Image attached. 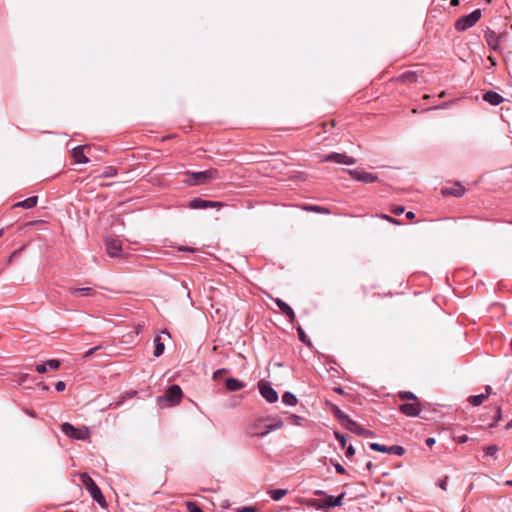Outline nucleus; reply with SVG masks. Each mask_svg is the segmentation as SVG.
Returning <instances> with one entry per match:
<instances>
[{"label": "nucleus", "instance_id": "f257e3e1", "mask_svg": "<svg viewBox=\"0 0 512 512\" xmlns=\"http://www.w3.org/2000/svg\"><path fill=\"white\" fill-rule=\"evenodd\" d=\"M183 397L182 389L179 385L173 384L169 386L166 392L157 397V404L161 407L175 406L178 405Z\"/></svg>", "mask_w": 512, "mask_h": 512}, {"label": "nucleus", "instance_id": "f03ea898", "mask_svg": "<svg viewBox=\"0 0 512 512\" xmlns=\"http://www.w3.org/2000/svg\"><path fill=\"white\" fill-rule=\"evenodd\" d=\"M186 176L189 178L184 180V182L187 185L190 186H198L202 184H206L212 179H215L217 176V170L216 169H209L206 171H198V172H186Z\"/></svg>", "mask_w": 512, "mask_h": 512}, {"label": "nucleus", "instance_id": "7ed1b4c3", "mask_svg": "<svg viewBox=\"0 0 512 512\" xmlns=\"http://www.w3.org/2000/svg\"><path fill=\"white\" fill-rule=\"evenodd\" d=\"M346 495V492H341L338 496L327 495L323 501H319L316 499L310 500L309 505L316 510L321 511H329L331 508L339 507L343 503V499Z\"/></svg>", "mask_w": 512, "mask_h": 512}, {"label": "nucleus", "instance_id": "20e7f679", "mask_svg": "<svg viewBox=\"0 0 512 512\" xmlns=\"http://www.w3.org/2000/svg\"><path fill=\"white\" fill-rule=\"evenodd\" d=\"M81 481L87 491L90 493L92 499L99 505L104 506L106 504L105 498L94 480L88 474L84 473L81 475Z\"/></svg>", "mask_w": 512, "mask_h": 512}, {"label": "nucleus", "instance_id": "39448f33", "mask_svg": "<svg viewBox=\"0 0 512 512\" xmlns=\"http://www.w3.org/2000/svg\"><path fill=\"white\" fill-rule=\"evenodd\" d=\"M481 18V10L476 9L468 15L460 17L455 23V29L457 31H465L476 24Z\"/></svg>", "mask_w": 512, "mask_h": 512}, {"label": "nucleus", "instance_id": "423d86ee", "mask_svg": "<svg viewBox=\"0 0 512 512\" xmlns=\"http://www.w3.org/2000/svg\"><path fill=\"white\" fill-rule=\"evenodd\" d=\"M258 388L261 396L268 403H275L278 401V393L269 382L264 380L259 381Z\"/></svg>", "mask_w": 512, "mask_h": 512}, {"label": "nucleus", "instance_id": "0eeeda50", "mask_svg": "<svg viewBox=\"0 0 512 512\" xmlns=\"http://www.w3.org/2000/svg\"><path fill=\"white\" fill-rule=\"evenodd\" d=\"M61 431L66 436L77 440H84L88 437V430L86 428L79 429L68 422H65L61 425Z\"/></svg>", "mask_w": 512, "mask_h": 512}, {"label": "nucleus", "instance_id": "6e6552de", "mask_svg": "<svg viewBox=\"0 0 512 512\" xmlns=\"http://www.w3.org/2000/svg\"><path fill=\"white\" fill-rule=\"evenodd\" d=\"M345 171L355 180L362 183H373L378 180L376 174L366 172L360 169H345Z\"/></svg>", "mask_w": 512, "mask_h": 512}, {"label": "nucleus", "instance_id": "1a4fd4ad", "mask_svg": "<svg viewBox=\"0 0 512 512\" xmlns=\"http://www.w3.org/2000/svg\"><path fill=\"white\" fill-rule=\"evenodd\" d=\"M222 206H223L222 202L211 201V200H204L202 198H194L188 204V207L190 209H195V210H198V209H208V208H218L219 209Z\"/></svg>", "mask_w": 512, "mask_h": 512}, {"label": "nucleus", "instance_id": "9d476101", "mask_svg": "<svg viewBox=\"0 0 512 512\" xmlns=\"http://www.w3.org/2000/svg\"><path fill=\"white\" fill-rule=\"evenodd\" d=\"M323 162H333L338 164L353 165L356 163V159L350 157L344 153L332 152L328 154L322 160Z\"/></svg>", "mask_w": 512, "mask_h": 512}, {"label": "nucleus", "instance_id": "9b49d317", "mask_svg": "<svg viewBox=\"0 0 512 512\" xmlns=\"http://www.w3.org/2000/svg\"><path fill=\"white\" fill-rule=\"evenodd\" d=\"M344 428L352 433H355L358 436H363L365 438H370L374 436L373 431L362 428L356 421L352 420L351 418L347 422V424H345Z\"/></svg>", "mask_w": 512, "mask_h": 512}, {"label": "nucleus", "instance_id": "f8f14e48", "mask_svg": "<svg viewBox=\"0 0 512 512\" xmlns=\"http://www.w3.org/2000/svg\"><path fill=\"white\" fill-rule=\"evenodd\" d=\"M399 411L406 416L416 417L421 412L420 404L417 402L413 403H403L399 406Z\"/></svg>", "mask_w": 512, "mask_h": 512}, {"label": "nucleus", "instance_id": "ddd939ff", "mask_svg": "<svg viewBox=\"0 0 512 512\" xmlns=\"http://www.w3.org/2000/svg\"><path fill=\"white\" fill-rule=\"evenodd\" d=\"M106 250L109 256L115 258L119 257L122 253V242L118 239H107Z\"/></svg>", "mask_w": 512, "mask_h": 512}, {"label": "nucleus", "instance_id": "4468645a", "mask_svg": "<svg viewBox=\"0 0 512 512\" xmlns=\"http://www.w3.org/2000/svg\"><path fill=\"white\" fill-rule=\"evenodd\" d=\"M465 193V188L459 182H456L451 187H444L441 189V194L444 196L451 195L454 197H461Z\"/></svg>", "mask_w": 512, "mask_h": 512}, {"label": "nucleus", "instance_id": "2eb2a0df", "mask_svg": "<svg viewBox=\"0 0 512 512\" xmlns=\"http://www.w3.org/2000/svg\"><path fill=\"white\" fill-rule=\"evenodd\" d=\"M283 425L284 422L281 419H276L272 424L267 425L264 431H258L256 430V428H254L253 435L258 437H264L272 431L281 429Z\"/></svg>", "mask_w": 512, "mask_h": 512}, {"label": "nucleus", "instance_id": "dca6fc26", "mask_svg": "<svg viewBox=\"0 0 512 512\" xmlns=\"http://www.w3.org/2000/svg\"><path fill=\"white\" fill-rule=\"evenodd\" d=\"M483 100L492 106H497L505 101L499 93L489 90L483 94Z\"/></svg>", "mask_w": 512, "mask_h": 512}, {"label": "nucleus", "instance_id": "f3484780", "mask_svg": "<svg viewBox=\"0 0 512 512\" xmlns=\"http://www.w3.org/2000/svg\"><path fill=\"white\" fill-rule=\"evenodd\" d=\"M274 303L277 305V307L281 310L283 314H285L290 322H293L295 320V313L293 309L283 300L276 298L274 299Z\"/></svg>", "mask_w": 512, "mask_h": 512}, {"label": "nucleus", "instance_id": "a211bd4d", "mask_svg": "<svg viewBox=\"0 0 512 512\" xmlns=\"http://www.w3.org/2000/svg\"><path fill=\"white\" fill-rule=\"evenodd\" d=\"M68 291L73 296L79 297H90L95 294V291L91 287L75 288L69 287Z\"/></svg>", "mask_w": 512, "mask_h": 512}, {"label": "nucleus", "instance_id": "6ab92c4d", "mask_svg": "<svg viewBox=\"0 0 512 512\" xmlns=\"http://www.w3.org/2000/svg\"><path fill=\"white\" fill-rule=\"evenodd\" d=\"M72 156L77 164L87 163L89 160L84 153V146H77L72 150Z\"/></svg>", "mask_w": 512, "mask_h": 512}, {"label": "nucleus", "instance_id": "aec40b11", "mask_svg": "<svg viewBox=\"0 0 512 512\" xmlns=\"http://www.w3.org/2000/svg\"><path fill=\"white\" fill-rule=\"evenodd\" d=\"M225 385L226 388L231 392L239 391L246 386L244 382L236 378H227L225 380Z\"/></svg>", "mask_w": 512, "mask_h": 512}, {"label": "nucleus", "instance_id": "412c9836", "mask_svg": "<svg viewBox=\"0 0 512 512\" xmlns=\"http://www.w3.org/2000/svg\"><path fill=\"white\" fill-rule=\"evenodd\" d=\"M38 197L37 196H31L23 201L17 202L14 207H20L24 209H31L37 205Z\"/></svg>", "mask_w": 512, "mask_h": 512}, {"label": "nucleus", "instance_id": "4be33fe9", "mask_svg": "<svg viewBox=\"0 0 512 512\" xmlns=\"http://www.w3.org/2000/svg\"><path fill=\"white\" fill-rule=\"evenodd\" d=\"M332 412L344 428L345 424H347V422L350 420V417L345 414L338 406H334Z\"/></svg>", "mask_w": 512, "mask_h": 512}, {"label": "nucleus", "instance_id": "5701e85b", "mask_svg": "<svg viewBox=\"0 0 512 512\" xmlns=\"http://www.w3.org/2000/svg\"><path fill=\"white\" fill-rule=\"evenodd\" d=\"M164 349H165V346H164V343L161 341V337L160 336H156L154 338V352H153V355L155 357H159L163 354L164 352Z\"/></svg>", "mask_w": 512, "mask_h": 512}, {"label": "nucleus", "instance_id": "b1692460", "mask_svg": "<svg viewBox=\"0 0 512 512\" xmlns=\"http://www.w3.org/2000/svg\"><path fill=\"white\" fill-rule=\"evenodd\" d=\"M282 402L288 406H295L297 404V398L293 393L287 391L282 396Z\"/></svg>", "mask_w": 512, "mask_h": 512}, {"label": "nucleus", "instance_id": "393cba45", "mask_svg": "<svg viewBox=\"0 0 512 512\" xmlns=\"http://www.w3.org/2000/svg\"><path fill=\"white\" fill-rule=\"evenodd\" d=\"M487 398V394H478V395H473V396H470L468 398V401L471 405L473 406H479L481 405L484 400Z\"/></svg>", "mask_w": 512, "mask_h": 512}, {"label": "nucleus", "instance_id": "a878e982", "mask_svg": "<svg viewBox=\"0 0 512 512\" xmlns=\"http://www.w3.org/2000/svg\"><path fill=\"white\" fill-rule=\"evenodd\" d=\"M287 492L288 491L286 489H274L270 490L268 493L274 501H279L287 494Z\"/></svg>", "mask_w": 512, "mask_h": 512}, {"label": "nucleus", "instance_id": "bb28decb", "mask_svg": "<svg viewBox=\"0 0 512 512\" xmlns=\"http://www.w3.org/2000/svg\"><path fill=\"white\" fill-rule=\"evenodd\" d=\"M398 396L402 400H410V401H415V402L418 401L417 396L413 392H411V391H400L398 393Z\"/></svg>", "mask_w": 512, "mask_h": 512}, {"label": "nucleus", "instance_id": "cd10ccee", "mask_svg": "<svg viewBox=\"0 0 512 512\" xmlns=\"http://www.w3.org/2000/svg\"><path fill=\"white\" fill-rule=\"evenodd\" d=\"M405 453V449L399 445L388 446L387 454H394L397 456H402Z\"/></svg>", "mask_w": 512, "mask_h": 512}, {"label": "nucleus", "instance_id": "c85d7f7f", "mask_svg": "<svg viewBox=\"0 0 512 512\" xmlns=\"http://www.w3.org/2000/svg\"><path fill=\"white\" fill-rule=\"evenodd\" d=\"M304 209L307 211H313V212L322 213V214L329 213V210L327 208L322 207V206H317V205H307L304 207Z\"/></svg>", "mask_w": 512, "mask_h": 512}, {"label": "nucleus", "instance_id": "c756f323", "mask_svg": "<svg viewBox=\"0 0 512 512\" xmlns=\"http://www.w3.org/2000/svg\"><path fill=\"white\" fill-rule=\"evenodd\" d=\"M369 447H370V449H372L374 451H377V452H381V453H387L388 452V446H385V445H382V444H379V443H376V442L370 443Z\"/></svg>", "mask_w": 512, "mask_h": 512}, {"label": "nucleus", "instance_id": "7c9ffc66", "mask_svg": "<svg viewBox=\"0 0 512 512\" xmlns=\"http://www.w3.org/2000/svg\"><path fill=\"white\" fill-rule=\"evenodd\" d=\"M45 365L48 368V370H57L59 369L61 362L57 359H50L45 361Z\"/></svg>", "mask_w": 512, "mask_h": 512}, {"label": "nucleus", "instance_id": "2f4dec72", "mask_svg": "<svg viewBox=\"0 0 512 512\" xmlns=\"http://www.w3.org/2000/svg\"><path fill=\"white\" fill-rule=\"evenodd\" d=\"M288 420L291 424L300 426L302 425L304 418L296 414H290Z\"/></svg>", "mask_w": 512, "mask_h": 512}, {"label": "nucleus", "instance_id": "473e14b6", "mask_svg": "<svg viewBox=\"0 0 512 512\" xmlns=\"http://www.w3.org/2000/svg\"><path fill=\"white\" fill-rule=\"evenodd\" d=\"M116 174L117 170L114 167H106L101 176L104 178H110L114 177Z\"/></svg>", "mask_w": 512, "mask_h": 512}, {"label": "nucleus", "instance_id": "72a5a7b5", "mask_svg": "<svg viewBox=\"0 0 512 512\" xmlns=\"http://www.w3.org/2000/svg\"><path fill=\"white\" fill-rule=\"evenodd\" d=\"M186 508L188 512H203V510L195 502L192 501L186 503Z\"/></svg>", "mask_w": 512, "mask_h": 512}, {"label": "nucleus", "instance_id": "f704fd0d", "mask_svg": "<svg viewBox=\"0 0 512 512\" xmlns=\"http://www.w3.org/2000/svg\"><path fill=\"white\" fill-rule=\"evenodd\" d=\"M334 437L338 440L339 444L341 445L342 448H345L346 446V437L344 434L338 432V431H335L334 432Z\"/></svg>", "mask_w": 512, "mask_h": 512}, {"label": "nucleus", "instance_id": "c9c22d12", "mask_svg": "<svg viewBox=\"0 0 512 512\" xmlns=\"http://www.w3.org/2000/svg\"><path fill=\"white\" fill-rule=\"evenodd\" d=\"M297 332H298V335H299V340L304 343V344H309V340L307 338V335L305 334L304 330L302 329L301 326H299L297 328Z\"/></svg>", "mask_w": 512, "mask_h": 512}, {"label": "nucleus", "instance_id": "e433bc0d", "mask_svg": "<svg viewBox=\"0 0 512 512\" xmlns=\"http://www.w3.org/2000/svg\"><path fill=\"white\" fill-rule=\"evenodd\" d=\"M330 463L334 466V468H335L337 473H339V474H345L346 473V470H345L344 466L341 465L340 463L334 461L332 458L330 459Z\"/></svg>", "mask_w": 512, "mask_h": 512}, {"label": "nucleus", "instance_id": "4c0bfd02", "mask_svg": "<svg viewBox=\"0 0 512 512\" xmlns=\"http://www.w3.org/2000/svg\"><path fill=\"white\" fill-rule=\"evenodd\" d=\"M447 482H448V476H444L443 478L439 479L437 481V486L441 488L442 490H447Z\"/></svg>", "mask_w": 512, "mask_h": 512}, {"label": "nucleus", "instance_id": "58836bf2", "mask_svg": "<svg viewBox=\"0 0 512 512\" xmlns=\"http://www.w3.org/2000/svg\"><path fill=\"white\" fill-rule=\"evenodd\" d=\"M236 512H257V508L255 506H243L235 509Z\"/></svg>", "mask_w": 512, "mask_h": 512}, {"label": "nucleus", "instance_id": "ea45409f", "mask_svg": "<svg viewBox=\"0 0 512 512\" xmlns=\"http://www.w3.org/2000/svg\"><path fill=\"white\" fill-rule=\"evenodd\" d=\"M498 452V447L496 445H490L486 448V455L494 456Z\"/></svg>", "mask_w": 512, "mask_h": 512}, {"label": "nucleus", "instance_id": "a19ab883", "mask_svg": "<svg viewBox=\"0 0 512 512\" xmlns=\"http://www.w3.org/2000/svg\"><path fill=\"white\" fill-rule=\"evenodd\" d=\"M101 345L99 346H95V347H92L90 348L84 355H83V358L84 359H88L91 355H93L97 350L101 349Z\"/></svg>", "mask_w": 512, "mask_h": 512}, {"label": "nucleus", "instance_id": "79ce46f5", "mask_svg": "<svg viewBox=\"0 0 512 512\" xmlns=\"http://www.w3.org/2000/svg\"><path fill=\"white\" fill-rule=\"evenodd\" d=\"M35 370L38 373L43 374V373H46L48 371V368L46 367L45 362H43V363L37 364L36 367H35Z\"/></svg>", "mask_w": 512, "mask_h": 512}, {"label": "nucleus", "instance_id": "37998d69", "mask_svg": "<svg viewBox=\"0 0 512 512\" xmlns=\"http://www.w3.org/2000/svg\"><path fill=\"white\" fill-rule=\"evenodd\" d=\"M66 388V384L65 382L63 381H58L56 384H55V389L58 391V392H62L64 391Z\"/></svg>", "mask_w": 512, "mask_h": 512}, {"label": "nucleus", "instance_id": "c03bdc74", "mask_svg": "<svg viewBox=\"0 0 512 512\" xmlns=\"http://www.w3.org/2000/svg\"><path fill=\"white\" fill-rule=\"evenodd\" d=\"M381 218H382V219H385V220H387V221H389V222H391V223H393V224H397V225H398V224H400L398 220H396V219H394L393 217H391V216H389V215H386V214H382V215H381Z\"/></svg>", "mask_w": 512, "mask_h": 512}, {"label": "nucleus", "instance_id": "a18cd8bd", "mask_svg": "<svg viewBox=\"0 0 512 512\" xmlns=\"http://www.w3.org/2000/svg\"><path fill=\"white\" fill-rule=\"evenodd\" d=\"M226 371H227V370H226V369H223V368H222V369H218V370H216V371L213 373V379H214V380H218V379L220 378V375H221L222 373H225Z\"/></svg>", "mask_w": 512, "mask_h": 512}, {"label": "nucleus", "instance_id": "49530a36", "mask_svg": "<svg viewBox=\"0 0 512 512\" xmlns=\"http://www.w3.org/2000/svg\"><path fill=\"white\" fill-rule=\"evenodd\" d=\"M355 454V449L352 445L348 446L347 449H346V457H351Z\"/></svg>", "mask_w": 512, "mask_h": 512}, {"label": "nucleus", "instance_id": "de8ad7c7", "mask_svg": "<svg viewBox=\"0 0 512 512\" xmlns=\"http://www.w3.org/2000/svg\"><path fill=\"white\" fill-rule=\"evenodd\" d=\"M405 211V208L403 206H396L392 212L395 214V215H400L402 214L403 212Z\"/></svg>", "mask_w": 512, "mask_h": 512}, {"label": "nucleus", "instance_id": "09e8293b", "mask_svg": "<svg viewBox=\"0 0 512 512\" xmlns=\"http://www.w3.org/2000/svg\"><path fill=\"white\" fill-rule=\"evenodd\" d=\"M435 442H436V441H435V438H433V437H428V438H426V440H425V444H426L427 446H429V447H432V446L435 444Z\"/></svg>", "mask_w": 512, "mask_h": 512}, {"label": "nucleus", "instance_id": "8fccbe9b", "mask_svg": "<svg viewBox=\"0 0 512 512\" xmlns=\"http://www.w3.org/2000/svg\"><path fill=\"white\" fill-rule=\"evenodd\" d=\"M469 440L467 435H461L457 437V441L459 443H466Z\"/></svg>", "mask_w": 512, "mask_h": 512}, {"label": "nucleus", "instance_id": "3c124183", "mask_svg": "<svg viewBox=\"0 0 512 512\" xmlns=\"http://www.w3.org/2000/svg\"><path fill=\"white\" fill-rule=\"evenodd\" d=\"M313 494H314L315 496H325V497L327 496L326 492H325V491H323V490H315V491L313 492Z\"/></svg>", "mask_w": 512, "mask_h": 512}, {"label": "nucleus", "instance_id": "603ef678", "mask_svg": "<svg viewBox=\"0 0 512 512\" xmlns=\"http://www.w3.org/2000/svg\"><path fill=\"white\" fill-rule=\"evenodd\" d=\"M221 507H222L223 509H228V508L230 507V503H229V501H228V500H224V501H222V503H221Z\"/></svg>", "mask_w": 512, "mask_h": 512}, {"label": "nucleus", "instance_id": "864d4df0", "mask_svg": "<svg viewBox=\"0 0 512 512\" xmlns=\"http://www.w3.org/2000/svg\"><path fill=\"white\" fill-rule=\"evenodd\" d=\"M501 419V410L498 408L495 413V422H498Z\"/></svg>", "mask_w": 512, "mask_h": 512}, {"label": "nucleus", "instance_id": "5fc2aeb1", "mask_svg": "<svg viewBox=\"0 0 512 512\" xmlns=\"http://www.w3.org/2000/svg\"><path fill=\"white\" fill-rule=\"evenodd\" d=\"M406 217H407L408 219L412 220V219H414V218H415V214H414V212H412V211H408V212L406 213Z\"/></svg>", "mask_w": 512, "mask_h": 512}, {"label": "nucleus", "instance_id": "6e6d98bb", "mask_svg": "<svg viewBox=\"0 0 512 512\" xmlns=\"http://www.w3.org/2000/svg\"><path fill=\"white\" fill-rule=\"evenodd\" d=\"M334 391L340 395L344 394V389L342 387H335Z\"/></svg>", "mask_w": 512, "mask_h": 512}, {"label": "nucleus", "instance_id": "4d7b16f0", "mask_svg": "<svg viewBox=\"0 0 512 512\" xmlns=\"http://www.w3.org/2000/svg\"><path fill=\"white\" fill-rule=\"evenodd\" d=\"M491 393H492V387L486 386L484 394H487V397H488Z\"/></svg>", "mask_w": 512, "mask_h": 512}, {"label": "nucleus", "instance_id": "13d9d810", "mask_svg": "<svg viewBox=\"0 0 512 512\" xmlns=\"http://www.w3.org/2000/svg\"><path fill=\"white\" fill-rule=\"evenodd\" d=\"M27 378H28V375L27 374H23L20 377L19 384H22L23 382H25Z\"/></svg>", "mask_w": 512, "mask_h": 512}, {"label": "nucleus", "instance_id": "bf43d9fd", "mask_svg": "<svg viewBox=\"0 0 512 512\" xmlns=\"http://www.w3.org/2000/svg\"><path fill=\"white\" fill-rule=\"evenodd\" d=\"M256 428L258 431H263L262 428H259V424H254L251 428V434L253 435V429Z\"/></svg>", "mask_w": 512, "mask_h": 512}, {"label": "nucleus", "instance_id": "052dcab7", "mask_svg": "<svg viewBox=\"0 0 512 512\" xmlns=\"http://www.w3.org/2000/svg\"><path fill=\"white\" fill-rule=\"evenodd\" d=\"M180 251H189V252H193V249L192 248H188V247H180L179 248Z\"/></svg>", "mask_w": 512, "mask_h": 512}, {"label": "nucleus", "instance_id": "680f3d73", "mask_svg": "<svg viewBox=\"0 0 512 512\" xmlns=\"http://www.w3.org/2000/svg\"><path fill=\"white\" fill-rule=\"evenodd\" d=\"M372 467H373V464H372V462H371V461H369V462H367V463H366V469H367V470H369V471H370V470L372 469Z\"/></svg>", "mask_w": 512, "mask_h": 512}, {"label": "nucleus", "instance_id": "e2e57ef3", "mask_svg": "<svg viewBox=\"0 0 512 512\" xmlns=\"http://www.w3.org/2000/svg\"><path fill=\"white\" fill-rule=\"evenodd\" d=\"M411 76H413V75L411 73H409V72L402 75V77L404 79H409Z\"/></svg>", "mask_w": 512, "mask_h": 512}, {"label": "nucleus", "instance_id": "0e129e2a", "mask_svg": "<svg viewBox=\"0 0 512 512\" xmlns=\"http://www.w3.org/2000/svg\"><path fill=\"white\" fill-rule=\"evenodd\" d=\"M26 413L31 416V417H36L35 413L33 411H30V410H26Z\"/></svg>", "mask_w": 512, "mask_h": 512}, {"label": "nucleus", "instance_id": "69168bd1", "mask_svg": "<svg viewBox=\"0 0 512 512\" xmlns=\"http://www.w3.org/2000/svg\"><path fill=\"white\" fill-rule=\"evenodd\" d=\"M459 1L460 0H451V5L452 6H457L459 4Z\"/></svg>", "mask_w": 512, "mask_h": 512}, {"label": "nucleus", "instance_id": "338daca9", "mask_svg": "<svg viewBox=\"0 0 512 512\" xmlns=\"http://www.w3.org/2000/svg\"><path fill=\"white\" fill-rule=\"evenodd\" d=\"M501 118H502V120H503V121H505L506 123H509V121L506 119V116H505V114H504L503 112L501 113Z\"/></svg>", "mask_w": 512, "mask_h": 512}, {"label": "nucleus", "instance_id": "774afa93", "mask_svg": "<svg viewBox=\"0 0 512 512\" xmlns=\"http://www.w3.org/2000/svg\"><path fill=\"white\" fill-rule=\"evenodd\" d=\"M506 428H507V429L512 428V421H510V422H508V423L506 424Z\"/></svg>", "mask_w": 512, "mask_h": 512}]
</instances>
